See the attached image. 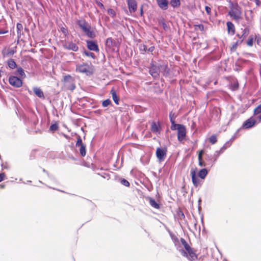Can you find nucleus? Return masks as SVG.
<instances>
[{
  "label": "nucleus",
  "mask_w": 261,
  "mask_h": 261,
  "mask_svg": "<svg viewBox=\"0 0 261 261\" xmlns=\"http://www.w3.org/2000/svg\"><path fill=\"white\" fill-rule=\"evenodd\" d=\"M77 24L88 37L94 38L95 37V34L91 25L85 20H79Z\"/></svg>",
  "instance_id": "1"
},
{
  "label": "nucleus",
  "mask_w": 261,
  "mask_h": 261,
  "mask_svg": "<svg viewBox=\"0 0 261 261\" xmlns=\"http://www.w3.org/2000/svg\"><path fill=\"white\" fill-rule=\"evenodd\" d=\"M228 15L236 22H239L242 15L240 7L238 5L232 6L228 12Z\"/></svg>",
  "instance_id": "2"
},
{
  "label": "nucleus",
  "mask_w": 261,
  "mask_h": 261,
  "mask_svg": "<svg viewBox=\"0 0 261 261\" xmlns=\"http://www.w3.org/2000/svg\"><path fill=\"white\" fill-rule=\"evenodd\" d=\"M76 70L77 71L85 73L87 75H90L92 73V71L91 70V67L88 64L83 63L82 64L77 65Z\"/></svg>",
  "instance_id": "3"
},
{
  "label": "nucleus",
  "mask_w": 261,
  "mask_h": 261,
  "mask_svg": "<svg viewBox=\"0 0 261 261\" xmlns=\"http://www.w3.org/2000/svg\"><path fill=\"white\" fill-rule=\"evenodd\" d=\"M149 73L154 79L158 78L160 73V64H152L149 68Z\"/></svg>",
  "instance_id": "4"
},
{
  "label": "nucleus",
  "mask_w": 261,
  "mask_h": 261,
  "mask_svg": "<svg viewBox=\"0 0 261 261\" xmlns=\"http://www.w3.org/2000/svg\"><path fill=\"white\" fill-rule=\"evenodd\" d=\"M186 129L184 125H179L177 129V139L179 142H182L185 139Z\"/></svg>",
  "instance_id": "5"
},
{
  "label": "nucleus",
  "mask_w": 261,
  "mask_h": 261,
  "mask_svg": "<svg viewBox=\"0 0 261 261\" xmlns=\"http://www.w3.org/2000/svg\"><path fill=\"white\" fill-rule=\"evenodd\" d=\"M9 81L11 85L17 88L20 87L22 85V81L17 76H10Z\"/></svg>",
  "instance_id": "6"
},
{
  "label": "nucleus",
  "mask_w": 261,
  "mask_h": 261,
  "mask_svg": "<svg viewBox=\"0 0 261 261\" xmlns=\"http://www.w3.org/2000/svg\"><path fill=\"white\" fill-rule=\"evenodd\" d=\"M191 175L192 181L195 187H197L199 184V179L196 176V168H192L191 170Z\"/></svg>",
  "instance_id": "7"
},
{
  "label": "nucleus",
  "mask_w": 261,
  "mask_h": 261,
  "mask_svg": "<svg viewBox=\"0 0 261 261\" xmlns=\"http://www.w3.org/2000/svg\"><path fill=\"white\" fill-rule=\"evenodd\" d=\"M256 123V121L252 117L246 120L243 125L244 128H250L253 127Z\"/></svg>",
  "instance_id": "8"
},
{
  "label": "nucleus",
  "mask_w": 261,
  "mask_h": 261,
  "mask_svg": "<svg viewBox=\"0 0 261 261\" xmlns=\"http://www.w3.org/2000/svg\"><path fill=\"white\" fill-rule=\"evenodd\" d=\"M127 5L130 13L135 12L137 8V2L135 0H127Z\"/></svg>",
  "instance_id": "9"
},
{
  "label": "nucleus",
  "mask_w": 261,
  "mask_h": 261,
  "mask_svg": "<svg viewBox=\"0 0 261 261\" xmlns=\"http://www.w3.org/2000/svg\"><path fill=\"white\" fill-rule=\"evenodd\" d=\"M65 48L67 49L71 50L74 51H76L79 49L77 45L72 42H67L64 45Z\"/></svg>",
  "instance_id": "10"
},
{
  "label": "nucleus",
  "mask_w": 261,
  "mask_h": 261,
  "mask_svg": "<svg viewBox=\"0 0 261 261\" xmlns=\"http://www.w3.org/2000/svg\"><path fill=\"white\" fill-rule=\"evenodd\" d=\"M87 47L90 50L98 51L99 48L97 44L93 41H87Z\"/></svg>",
  "instance_id": "11"
},
{
  "label": "nucleus",
  "mask_w": 261,
  "mask_h": 261,
  "mask_svg": "<svg viewBox=\"0 0 261 261\" xmlns=\"http://www.w3.org/2000/svg\"><path fill=\"white\" fill-rule=\"evenodd\" d=\"M151 130L153 133L159 134L160 133L161 127L159 123L152 122L151 124Z\"/></svg>",
  "instance_id": "12"
},
{
  "label": "nucleus",
  "mask_w": 261,
  "mask_h": 261,
  "mask_svg": "<svg viewBox=\"0 0 261 261\" xmlns=\"http://www.w3.org/2000/svg\"><path fill=\"white\" fill-rule=\"evenodd\" d=\"M166 154V151H164L163 149L160 148H157L156 151V155L158 159L160 162L164 160Z\"/></svg>",
  "instance_id": "13"
},
{
  "label": "nucleus",
  "mask_w": 261,
  "mask_h": 261,
  "mask_svg": "<svg viewBox=\"0 0 261 261\" xmlns=\"http://www.w3.org/2000/svg\"><path fill=\"white\" fill-rule=\"evenodd\" d=\"M160 73L163 74L164 76H167L169 74V69L168 68L167 65L164 63L163 64H160Z\"/></svg>",
  "instance_id": "14"
},
{
  "label": "nucleus",
  "mask_w": 261,
  "mask_h": 261,
  "mask_svg": "<svg viewBox=\"0 0 261 261\" xmlns=\"http://www.w3.org/2000/svg\"><path fill=\"white\" fill-rule=\"evenodd\" d=\"M228 147V146H226V145H224L221 149L218 150L216 151L215 153L214 154V161L213 162H215L216 161L217 158L219 157V156L222 154L225 150L226 149V148Z\"/></svg>",
  "instance_id": "15"
},
{
  "label": "nucleus",
  "mask_w": 261,
  "mask_h": 261,
  "mask_svg": "<svg viewBox=\"0 0 261 261\" xmlns=\"http://www.w3.org/2000/svg\"><path fill=\"white\" fill-rule=\"evenodd\" d=\"M156 1L160 8H161L163 10H167L168 9V0H156Z\"/></svg>",
  "instance_id": "16"
},
{
  "label": "nucleus",
  "mask_w": 261,
  "mask_h": 261,
  "mask_svg": "<svg viewBox=\"0 0 261 261\" xmlns=\"http://www.w3.org/2000/svg\"><path fill=\"white\" fill-rule=\"evenodd\" d=\"M249 34V29L248 28H245L244 30H242V34L241 36H240V35L238 34V36L241 39L240 41H237V43H241L244 38L246 37L247 35Z\"/></svg>",
  "instance_id": "17"
},
{
  "label": "nucleus",
  "mask_w": 261,
  "mask_h": 261,
  "mask_svg": "<svg viewBox=\"0 0 261 261\" xmlns=\"http://www.w3.org/2000/svg\"><path fill=\"white\" fill-rule=\"evenodd\" d=\"M188 253L189 254L188 258L191 261H193L197 258V256L193 251L192 248L188 250Z\"/></svg>",
  "instance_id": "18"
},
{
  "label": "nucleus",
  "mask_w": 261,
  "mask_h": 261,
  "mask_svg": "<svg viewBox=\"0 0 261 261\" xmlns=\"http://www.w3.org/2000/svg\"><path fill=\"white\" fill-rule=\"evenodd\" d=\"M208 173V171L206 169L203 168L201 169L198 173V176L200 178L203 179L205 178Z\"/></svg>",
  "instance_id": "19"
},
{
  "label": "nucleus",
  "mask_w": 261,
  "mask_h": 261,
  "mask_svg": "<svg viewBox=\"0 0 261 261\" xmlns=\"http://www.w3.org/2000/svg\"><path fill=\"white\" fill-rule=\"evenodd\" d=\"M33 91L35 94L40 98L44 97V94L41 89L38 87H34L33 88Z\"/></svg>",
  "instance_id": "20"
},
{
  "label": "nucleus",
  "mask_w": 261,
  "mask_h": 261,
  "mask_svg": "<svg viewBox=\"0 0 261 261\" xmlns=\"http://www.w3.org/2000/svg\"><path fill=\"white\" fill-rule=\"evenodd\" d=\"M226 25L227 27L228 32L229 33H231L232 34H233L235 31L234 26L232 22L228 21L226 23Z\"/></svg>",
  "instance_id": "21"
},
{
  "label": "nucleus",
  "mask_w": 261,
  "mask_h": 261,
  "mask_svg": "<svg viewBox=\"0 0 261 261\" xmlns=\"http://www.w3.org/2000/svg\"><path fill=\"white\" fill-rule=\"evenodd\" d=\"M111 93H112V98H113L114 101L115 102V103L116 105H118L119 99L118 97L117 96L115 91L114 90H112Z\"/></svg>",
  "instance_id": "22"
},
{
  "label": "nucleus",
  "mask_w": 261,
  "mask_h": 261,
  "mask_svg": "<svg viewBox=\"0 0 261 261\" xmlns=\"http://www.w3.org/2000/svg\"><path fill=\"white\" fill-rule=\"evenodd\" d=\"M149 204L150 205L156 209H158L160 208L159 204L152 198H150L149 199Z\"/></svg>",
  "instance_id": "23"
},
{
  "label": "nucleus",
  "mask_w": 261,
  "mask_h": 261,
  "mask_svg": "<svg viewBox=\"0 0 261 261\" xmlns=\"http://www.w3.org/2000/svg\"><path fill=\"white\" fill-rule=\"evenodd\" d=\"M180 4V0H171L170 5L173 8H176L179 6Z\"/></svg>",
  "instance_id": "24"
},
{
  "label": "nucleus",
  "mask_w": 261,
  "mask_h": 261,
  "mask_svg": "<svg viewBox=\"0 0 261 261\" xmlns=\"http://www.w3.org/2000/svg\"><path fill=\"white\" fill-rule=\"evenodd\" d=\"M80 147V152L82 156H85L86 154V146L84 144L79 146Z\"/></svg>",
  "instance_id": "25"
},
{
  "label": "nucleus",
  "mask_w": 261,
  "mask_h": 261,
  "mask_svg": "<svg viewBox=\"0 0 261 261\" xmlns=\"http://www.w3.org/2000/svg\"><path fill=\"white\" fill-rule=\"evenodd\" d=\"M180 242H181V244L184 245V246L187 251H188L190 249H191L190 246L188 244V243H187V242L186 241V240L184 239L181 238Z\"/></svg>",
  "instance_id": "26"
},
{
  "label": "nucleus",
  "mask_w": 261,
  "mask_h": 261,
  "mask_svg": "<svg viewBox=\"0 0 261 261\" xmlns=\"http://www.w3.org/2000/svg\"><path fill=\"white\" fill-rule=\"evenodd\" d=\"M8 66L11 69H14L16 67V64L15 62L12 60H9L8 62Z\"/></svg>",
  "instance_id": "27"
},
{
  "label": "nucleus",
  "mask_w": 261,
  "mask_h": 261,
  "mask_svg": "<svg viewBox=\"0 0 261 261\" xmlns=\"http://www.w3.org/2000/svg\"><path fill=\"white\" fill-rule=\"evenodd\" d=\"M17 74L19 75L20 77H25V75L23 71V70L21 68H18L17 70Z\"/></svg>",
  "instance_id": "28"
},
{
  "label": "nucleus",
  "mask_w": 261,
  "mask_h": 261,
  "mask_svg": "<svg viewBox=\"0 0 261 261\" xmlns=\"http://www.w3.org/2000/svg\"><path fill=\"white\" fill-rule=\"evenodd\" d=\"M253 41H254L253 37L252 36H249V37L247 41V44L249 46H252L253 45Z\"/></svg>",
  "instance_id": "29"
},
{
  "label": "nucleus",
  "mask_w": 261,
  "mask_h": 261,
  "mask_svg": "<svg viewBox=\"0 0 261 261\" xmlns=\"http://www.w3.org/2000/svg\"><path fill=\"white\" fill-rule=\"evenodd\" d=\"M171 123V129L172 130H176V129L177 130L179 125H182V124H176L175 123V121L172 122Z\"/></svg>",
  "instance_id": "30"
},
{
  "label": "nucleus",
  "mask_w": 261,
  "mask_h": 261,
  "mask_svg": "<svg viewBox=\"0 0 261 261\" xmlns=\"http://www.w3.org/2000/svg\"><path fill=\"white\" fill-rule=\"evenodd\" d=\"M210 142L212 144H215L217 141V137L215 135H212L210 137Z\"/></svg>",
  "instance_id": "31"
},
{
  "label": "nucleus",
  "mask_w": 261,
  "mask_h": 261,
  "mask_svg": "<svg viewBox=\"0 0 261 261\" xmlns=\"http://www.w3.org/2000/svg\"><path fill=\"white\" fill-rule=\"evenodd\" d=\"M84 54L86 56L89 57H91V58H92L93 59H94L95 57V55L93 53H91L90 51H89L85 50L84 51Z\"/></svg>",
  "instance_id": "32"
},
{
  "label": "nucleus",
  "mask_w": 261,
  "mask_h": 261,
  "mask_svg": "<svg viewBox=\"0 0 261 261\" xmlns=\"http://www.w3.org/2000/svg\"><path fill=\"white\" fill-rule=\"evenodd\" d=\"M64 82L66 83H70L72 81V77L70 75H66L65 76H64Z\"/></svg>",
  "instance_id": "33"
},
{
  "label": "nucleus",
  "mask_w": 261,
  "mask_h": 261,
  "mask_svg": "<svg viewBox=\"0 0 261 261\" xmlns=\"http://www.w3.org/2000/svg\"><path fill=\"white\" fill-rule=\"evenodd\" d=\"M261 113V104L257 106L254 110V114L257 115Z\"/></svg>",
  "instance_id": "34"
},
{
  "label": "nucleus",
  "mask_w": 261,
  "mask_h": 261,
  "mask_svg": "<svg viewBox=\"0 0 261 261\" xmlns=\"http://www.w3.org/2000/svg\"><path fill=\"white\" fill-rule=\"evenodd\" d=\"M16 28H17V34H18V35L19 34H21V31L23 29L22 25L21 23H18L17 24V25H16Z\"/></svg>",
  "instance_id": "35"
},
{
  "label": "nucleus",
  "mask_w": 261,
  "mask_h": 261,
  "mask_svg": "<svg viewBox=\"0 0 261 261\" xmlns=\"http://www.w3.org/2000/svg\"><path fill=\"white\" fill-rule=\"evenodd\" d=\"M110 103H111V100L110 99H108L104 100L102 102V105L103 107H107L109 105H110Z\"/></svg>",
  "instance_id": "36"
},
{
  "label": "nucleus",
  "mask_w": 261,
  "mask_h": 261,
  "mask_svg": "<svg viewBox=\"0 0 261 261\" xmlns=\"http://www.w3.org/2000/svg\"><path fill=\"white\" fill-rule=\"evenodd\" d=\"M121 184L124 186H125V187H129V182L125 179H122L121 181H120Z\"/></svg>",
  "instance_id": "37"
},
{
  "label": "nucleus",
  "mask_w": 261,
  "mask_h": 261,
  "mask_svg": "<svg viewBox=\"0 0 261 261\" xmlns=\"http://www.w3.org/2000/svg\"><path fill=\"white\" fill-rule=\"evenodd\" d=\"M58 128V126L57 124H53L50 126V130L51 131H55Z\"/></svg>",
  "instance_id": "38"
},
{
  "label": "nucleus",
  "mask_w": 261,
  "mask_h": 261,
  "mask_svg": "<svg viewBox=\"0 0 261 261\" xmlns=\"http://www.w3.org/2000/svg\"><path fill=\"white\" fill-rule=\"evenodd\" d=\"M61 31L62 32V33L65 36H67L68 35V31L67 30V29L64 28V27H62L61 28Z\"/></svg>",
  "instance_id": "39"
},
{
  "label": "nucleus",
  "mask_w": 261,
  "mask_h": 261,
  "mask_svg": "<svg viewBox=\"0 0 261 261\" xmlns=\"http://www.w3.org/2000/svg\"><path fill=\"white\" fill-rule=\"evenodd\" d=\"M83 145H84V144H83L82 143V139L80 137H79L76 141V146L78 147Z\"/></svg>",
  "instance_id": "40"
},
{
  "label": "nucleus",
  "mask_w": 261,
  "mask_h": 261,
  "mask_svg": "<svg viewBox=\"0 0 261 261\" xmlns=\"http://www.w3.org/2000/svg\"><path fill=\"white\" fill-rule=\"evenodd\" d=\"M195 29L198 30L199 29L201 31H203L204 30V26L202 24H198L195 25Z\"/></svg>",
  "instance_id": "41"
},
{
  "label": "nucleus",
  "mask_w": 261,
  "mask_h": 261,
  "mask_svg": "<svg viewBox=\"0 0 261 261\" xmlns=\"http://www.w3.org/2000/svg\"><path fill=\"white\" fill-rule=\"evenodd\" d=\"M113 40L111 38H109L107 39L106 44L107 45L110 46L112 44Z\"/></svg>",
  "instance_id": "42"
},
{
  "label": "nucleus",
  "mask_w": 261,
  "mask_h": 261,
  "mask_svg": "<svg viewBox=\"0 0 261 261\" xmlns=\"http://www.w3.org/2000/svg\"><path fill=\"white\" fill-rule=\"evenodd\" d=\"M180 251L181 254L184 256L186 257H188V253H187L188 252L187 251L181 249L180 250Z\"/></svg>",
  "instance_id": "43"
},
{
  "label": "nucleus",
  "mask_w": 261,
  "mask_h": 261,
  "mask_svg": "<svg viewBox=\"0 0 261 261\" xmlns=\"http://www.w3.org/2000/svg\"><path fill=\"white\" fill-rule=\"evenodd\" d=\"M169 118H170L171 122L175 121V120H174L175 118L174 117V114H173L172 112L170 113V114H169Z\"/></svg>",
  "instance_id": "44"
},
{
  "label": "nucleus",
  "mask_w": 261,
  "mask_h": 261,
  "mask_svg": "<svg viewBox=\"0 0 261 261\" xmlns=\"http://www.w3.org/2000/svg\"><path fill=\"white\" fill-rule=\"evenodd\" d=\"M203 150H201L200 151H199V152L198 153V160H202V154H203Z\"/></svg>",
  "instance_id": "45"
},
{
  "label": "nucleus",
  "mask_w": 261,
  "mask_h": 261,
  "mask_svg": "<svg viewBox=\"0 0 261 261\" xmlns=\"http://www.w3.org/2000/svg\"><path fill=\"white\" fill-rule=\"evenodd\" d=\"M205 10L207 13V14H210L211 12V9L208 6L205 7Z\"/></svg>",
  "instance_id": "46"
},
{
  "label": "nucleus",
  "mask_w": 261,
  "mask_h": 261,
  "mask_svg": "<svg viewBox=\"0 0 261 261\" xmlns=\"http://www.w3.org/2000/svg\"><path fill=\"white\" fill-rule=\"evenodd\" d=\"M108 13L112 16H114L115 14L114 11L112 9H110L108 10Z\"/></svg>",
  "instance_id": "47"
},
{
  "label": "nucleus",
  "mask_w": 261,
  "mask_h": 261,
  "mask_svg": "<svg viewBox=\"0 0 261 261\" xmlns=\"http://www.w3.org/2000/svg\"><path fill=\"white\" fill-rule=\"evenodd\" d=\"M199 161V165L201 167H204L205 166V164L202 161V160H198Z\"/></svg>",
  "instance_id": "48"
},
{
  "label": "nucleus",
  "mask_w": 261,
  "mask_h": 261,
  "mask_svg": "<svg viewBox=\"0 0 261 261\" xmlns=\"http://www.w3.org/2000/svg\"><path fill=\"white\" fill-rule=\"evenodd\" d=\"M5 174L4 173H0V182L3 181L4 179Z\"/></svg>",
  "instance_id": "49"
},
{
  "label": "nucleus",
  "mask_w": 261,
  "mask_h": 261,
  "mask_svg": "<svg viewBox=\"0 0 261 261\" xmlns=\"http://www.w3.org/2000/svg\"><path fill=\"white\" fill-rule=\"evenodd\" d=\"M255 3L257 6H260L261 5V2L259 0H254Z\"/></svg>",
  "instance_id": "50"
},
{
  "label": "nucleus",
  "mask_w": 261,
  "mask_h": 261,
  "mask_svg": "<svg viewBox=\"0 0 261 261\" xmlns=\"http://www.w3.org/2000/svg\"><path fill=\"white\" fill-rule=\"evenodd\" d=\"M161 23H162V26H163L164 29L166 30L167 26V24L165 23V22L164 21H162Z\"/></svg>",
  "instance_id": "51"
},
{
  "label": "nucleus",
  "mask_w": 261,
  "mask_h": 261,
  "mask_svg": "<svg viewBox=\"0 0 261 261\" xmlns=\"http://www.w3.org/2000/svg\"><path fill=\"white\" fill-rule=\"evenodd\" d=\"M154 46H151L147 49V51L149 52H152L154 50Z\"/></svg>",
  "instance_id": "52"
},
{
  "label": "nucleus",
  "mask_w": 261,
  "mask_h": 261,
  "mask_svg": "<svg viewBox=\"0 0 261 261\" xmlns=\"http://www.w3.org/2000/svg\"><path fill=\"white\" fill-rule=\"evenodd\" d=\"M141 50H143L144 51H146L147 50V48H146V46L145 45H143L142 46H141Z\"/></svg>",
  "instance_id": "53"
},
{
  "label": "nucleus",
  "mask_w": 261,
  "mask_h": 261,
  "mask_svg": "<svg viewBox=\"0 0 261 261\" xmlns=\"http://www.w3.org/2000/svg\"><path fill=\"white\" fill-rule=\"evenodd\" d=\"M75 86L73 85V84H72L70 86V89L71 90H73V89H75Z\"/></svg>",
  "instance_id": "54"
},
{
  "label": "nucleus",
  "mask_w": 261,
  "mask_h": 261,
  "mask_svg": "<svg viewBox=\"0 0 261 261\" xmlns=\"http://www.w3.org/2000/svg\"><path fill=\"white\" fill-rule=\"evenodd\" d=\"M261 42V38H258L257 40V44H259Z\"/></svg>",
  "instance_id": "55"
},
{
  "label": "nucleus",
  "mask_w": 261,
  "mask_h": 261,
  "mask_svg": "<svg viewBox=\"0 0 261 261\" xmlns=\"http://www.w3.org/2000/svg\"><path fill=\"white\" fill-rule=\"evenodd\" d=\"M224 145H226V146H228V147H229L230 146L231 143H230L229 142H227Z\"/></svg>",
  "instance_id": "56"
},
{
  "label": "nucleus",
  "mask_w": 261,
  "mask_h": 261,
  "mask_svg": "<svg viewBox=\"0 0 261 261\" xmlns=\"http://www.w3.org/2000/svg\"><path fill=\"white\" fill-rule=\"evenodd\" d=\"M259 122H261V115L257 117Z\"/></svg>",
  "instance_id": "57"
},
{
  "label": "nucleus",
  "mask_w": 261,
  "mask_h": 261,
  "mask_svg": "<svg viewBox=\"0 0 261 261\" xmlns=\"http://www.w3.org/2000/svg\"><path fill=\"white\" fill-rule=\"evenodd\" d=\"M7 32V31L4 32V31H0V34H5V33H6Z\"/></svg>",
  "instance_id": "58"
},
{
  "label": "nucleus",
  "mask_w": 261,
  "mask_h": 261,
  "mask_svg": "<svg viewBox=\"0 0 261 261\" xmlns=\"http://www.w3.org/2000/svg\"><path fill=\"white\" fill-rule=\"evenodd\" d=\"M140 12H141V15H142V13H143L142 8H141V9Z\"/></svg>",
  "instance_id": "59"
},
{
  "label": "nucleus",
  "mask_w": 261,
  "mask_h": 261,
  "mask_svg": "<svg viewBox=\"0 0 261 261\" xmlns=\"http://www.w3.org/2000/svg\"><path fill=\"white\" fill-rule=\"evenodd\" d=\"M100 6L103 7V5L102 4H100Z\"/></svg>",
  "instance_id": "60"
},
{
  "label": "nucleus",
  "mask_w": 261,
  "mask_h": 261,
  "mask_svg": "<svg viewBox=\"0 0 261 261\" xmlns=\"http://www.w3.org/2000/svg\"><path fill=\"white\" fill-rule=\"evenodd\" d=\"M236 46V44L233 45V47H235Z\"/></svg>",
  "instance_id": "61"
},
{
  "label": "nucleus",
  "mask_w": 261,
  "mask_h": 261,
  "mask_svg": "<svg viewBox=\"0 0 261 261\" xmlns=\"http://www.w3.org/2000/svg\"><path fill=\"white\" fill-rule=\"evenodd\" d=\"M2 76L1 75V71H0V77Z\"/></svg>",
  "instance_id": "62"
},
{
  "label": "nucleus",
  "mask_w": 261,
  "mask_h": 261,
  "mask_svg": "<svg viewBox=\"0 0 261 261\" xmlns=\"http://www.w3.org/2000/svg\"><path fill=\"white\" fill-rule=\"evenodd\" d=\"M1 186H2V188L4 187V186L3 185H2Z\"/></svg>",
  "instance_id": "63"
}]
</instances>
